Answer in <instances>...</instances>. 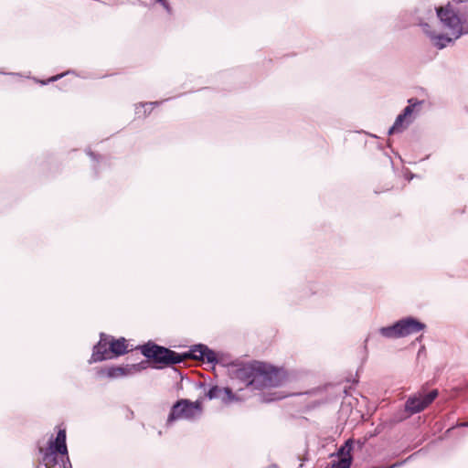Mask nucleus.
Listing matches in <instances>:
<instances>
[{"instance_id": "obj_1", "label": "nucleus", "mask_w": 468, "mask_h": 468, "mask_svg": "<svg viewBox=\"0 0 468 468\" xmlns=\"http://www.w3.org/2000/svg\"><path fill=\"white\" fill-rule=\"evenodd\" d=\"M232 379L239 380L247 388L264 389L282 385L285 375L281 369L266 363L254 361L235 366L231 371Z\"/></svg>"}, {"instance_id": "obj_2", "label": "nucleus", "mask_w": 468, "mask_h": 468, "mask_svg": "<svg viewBox=\"0 0 468 468\" xmlns=\"http://www.w3.org/2000/svg\"><path fill=\"white\" fill-rule=\"evenodd\" d=\"M43 461L47 466L48 463H53L55 468H71L66 444V431L64 429L59 430L55 440L49 442Z\"/></svg>"}, {"instance_id": "obj_3", "label": "nucleus", "mask_w": 468, "mask_h": 468, "mask_svg": "<svg viewBox=\"0 0 468 468\" xmlns=\"http://www.w3.org/2000/svg\"><path fill=\"white\" fill-rule=\"evenodd\" d=\"M142 354L154 363L164 365H176L186 360V355L178 354L166 347L148 342L140 347Z\"/></svg>"}, {"instance_id": "obj_4", "label": "nucleus", "mask_w": 468, "mask_h": 468, "mask_svg": "<svg viewBox=\"0 0 468 468\" xmlns=\"http://www.w3.org/2000/svg\"><path fill=\"white\" fill-rule=\"evenodd\" d=\"M202 408L201 402L197 400L195 402L186 399H182L173 405L171 411L167 418V424L179 419L192 420L196 416L201 414Z\"/></svg>"}, {"instance_id": "obj_5", "label": "nucleus", "mask_w": 468, "mask_h": 468, "mask_svg": "<svg viewBox=\"0 0 468 468\" xmlns=\"http://www.w3.org/2000/svg\"><path fill=\"white\" fill-rule=\"evenodd\" d=\"M438 390L432 389L427 394L418 393L410 396L405 402L404 411L406 416L400 417L399 420L408 418L413 414L424 410L437 398Z\"/></svg>"}, {"instance_id": "obj_6", "label": "nucleus", "mask_w": 468, "mask_h": 468, "mask_svg": "<svg viewBox=\"0 0 468 468\" xmlns=\"http://www.w3.org/2000/svg\"><path fill=\"white\" fill-rule=\"evenodd\" d=\"M461 1L449 2L445 6L435 7L436 15L441 24L449 29H463L462 16L455 5Z\"/></svg>"}, {"instance_id": "obj_7", "label": "nucleus", "mask_w": 468, "mask_h": 468, "mask_svg": "<svg viewBox=\"0 0 468 468\" xmlns=\"http://www.w3.org/2000/svg\"><path fill=\"white\" fill-rule=\"evenodd\" d=\"M426 33L431 44L438 49H442L453 44L455 40L460 38L464 33H468V31H426Z\"/></svg>"}, {"instance_id": "obj_8", "label": "nucleus", "mask_w": 468, "mask_h": 468, "mask_svg": "<svg viewBox=\"0 0 468 468\" xmlns=\"http://www.w3.org/2000/svg\"><path fill=\"white\" fill-rule=\"evenodd\" d=\"M186 359L207 361L209 364L218 363L217 354L206 345L198 344L194 346L188 352L185 353Z\"/></svg>"}, {"instance_id": "obj_9", "label": "nucleus", "mask_w": 468, "mask_h": 468, "mask_svg": "<svg viewBox=\"0 0 468 468\" xmlns=\"http://www.w3.org/2000/svg\"><path fill=\"white\" fill-rule=\"evenodd\" d=\"M111 336L103 333L100 335V341L93 346L91 357L90 363L101 362L105 359L112 358L113 356L111 355L109 350Z\"/></svg>"}, {"instance_id": "obj_10", "label": "nucleus", "mask_w": 468, "mask_h": 468, "mask_svg": "<svg viewBox=\"0 0 468 468\" xmlns=\"http://www.w3.org/2000/svg\"><path fill=\"white\" fill-rule=\"evenodd\" d=\"M397 326L399 327L400 338L420 332L426 327L425 324L411 316L399 320Z\"/></svg>"}, {"instance_id": "obj_11", "label": "nucleus", "mask_w": 468, "mask_h": 468, "mask_svg": "<svg viewBox=\"0 0 468 468\" xmlns=\"http://www.w3.org/2000/svg\"><path fill=\"white\" fill-rule=\"evenodd\" d=\"M207 397L209 399H221L224 403L236 399V396L233 394L232 389L228 387L219 388L218 386H213L208 389Z\"/></svg>"}, {"instance_id": "obj_12", "label": "nucleus", "mask_w": 468, "mask_h": 468, "mask_svg": "<svg viewBox=\"0 0 468 468\" xmlns=\"http://www.w3.org/2000/svg\"><path fill=\"white\" fill-rule=\"evenodd\" d=\"M97 374L101 377H107L109 378H118L126 376H130L128 365L120 367H102L98 370Z\"/></svg>"}, {"instance_id": "obj_13", "label": "nucleus", "mask_w": 468, "mask_h": 468, "mask_svg": "<svg viewBox=\"0 0 468 468\" xmlns=\"http://www.w3.org/2000/svg\"><path fill=\"white\" fill-rule=\"evenodd\" d=\"M110 339H111V343H110L109 350L112 355H113L114 356H119L124 355L128 352V346L126 345L125 338L121 337L117 340H114L111 336Z\"/></svg>"}, {"instance_id": "obj_14", "label": "nucleus", "mask_w": 468, "mask_h": 468, "mask_svg": "<svg viewBox=\"0 0 468 468\" xmlns=\"http://www.w3.org/2000/svg\"><path fill=\"white\" fill-rule=\"evenodd\" d=\"M412 118L405 119L401 114H399L394 124L389 128L388 133L392 134L395 133H401L412 122Z\"/></svg>"}, {"instance_id": "obj_15", "label": "nucleus", "mask_w": 468, "mask_h": 468, "mask_svg": "<svg viewBox=\"0 0 468 468\" xmlns=\"http://www.w3.org/2000/svg\"><path fill=\"white\" fill-rule=\"evenodd\" d=\"M379 334L386 338H400L397 322L389 326L379 328Z\"/></svg>"}, {"instance_id": "obj_16", "label": "nucleus", "mask_w": 468, "mask_h": 468, "mask_svg": "<svg viewBox=\"0 0 468 468\" xmlns=\"http://www.w3.org/2000/svg\"><path fill=\"white\" fill-rule=\"evenodd\" d=\"M409 105L405 107L403 112L400 113L405 119L412 118V113L416 105L420 104V101L415 99H410L408 101Z\"/></svg>"}, {"instance_id": "obj_17", "label": "nucleus", "mask_w": 468, "mask_h": 468, "mask_svg": "<svg viewBox=\"0 0 468 468\" xmlns=\"http://www.w3.org/2000/svg\"><path fill=\"white\" fill-rule=\"evenodd\" d=\"M147 367V362L142 361L137 364L128 365L129 374L133 375L139 373Z\"/></svg>"}, {"instance_id": "obj_18", "label": "nucleus", "mask_w": 468, "mask_h": 468, "mask_svg": "<svg viewBox=\"0 0 468 468\" xmlns=\"http://www.w3.org/2000/svg\"><path fill=\"white\" fill-rule=\"evenodd\" d=\"M64 74H60V75H57V76H54V77H51L50 79L48 80V81H41V84H47L48 82H52V81H55L58 79H60Z\"/></svg>"}, {"instance_id": "obj_19", "label": "nucleus", "mask_w": 468, "mask_h": 468, "mask_svg": "<svg viewBox=\"0 0 468 468\" xmlns=\"http://www.w3.org/2000/svg\"><path fill=\"white\" fill-rule=\"evenodd\" d=\"M159 102L155 101V102H149V103H144V104H142L141 107H145V106H153V105H158Z\"/></svg>"}, {"instance_id": "obj_20", "label": "nucleus", "mask_w": 468, "mask_h": 468, "mask_svg": "<svg viewBox=\"0 0 468 468\" xmlns=\"http://www.w3.org/2000/svg\"><path fill=\"white\" fill-rule=\"evenodd\" d=\"M87 154L90 155L91 158H95V154L90 151H87Z\"/></svg>"}, {"instance_id": "obj_21", "label": "nucleus", "mask_w": 468, "mask_h": 468, "mask_svg": "<svg viewBox=\"0 0 468 468\" xmlns=\"http://www.w3.org/2000/svg\"><path fill=\"white\" fill-rule=\"evenodd\" d=\"M420 27H429L427 23H420Z\"/></svg>"}, {"instance_id": "obj_22", "label": "nucleus", "mask_w": 468, "mask_h": 468, "mask_svg": "<svg viewBox=\"0 0 468 468\" xmlns=\"http://www.w3.org/2000/svg\"><path fill=\"white\" fill-rule=\"evenodd\" d=\"M461 426L468 427V422L462 423Z\"/></svg>"}]
</instances>
